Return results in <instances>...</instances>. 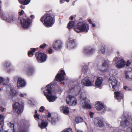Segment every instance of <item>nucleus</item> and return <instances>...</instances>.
Returning a JSON list of instances; mask_svg holds the SVG:
<instances>
[{
	"label": "nucleus",
	"mask_w": 132,
	"mask_h": 132,
	"mask_svg": "<svg viewBox=\"0 0 132 132\" xmlns=\"http://www.w3.org/2000/svg\"><path fill=\"white\" fill-rule=\"evenodd\" d=\"M131 71H128L125 73V76L127 79L129 81L132 80V69H131Z\"/></svg>",
	"instance_id": "aec40b11"
},
{
	"label": "nucleus",
	"mask_w": 132,
	"mask_h": 132,
	"mask_svg": "<svg viewBox=\"0 0 132 132\" xmlns=\"http://www.w3.org/2000/svg\"><path fill=\"white\" fill-rule=\"evenodd\" d=\"M127 132H132V127H129L127 129Z\"/></svg>",
	"instance_id": "c03bdc74"
},
{
	"label": "nucleus",
	"mask_w": 132,
	"mask_h": 132,
	"mask_svg": "<svg viewBox=\"0 0 132 132\" xmlns=\"http://www.w3.org/2000/svg\"><path fill=\"white\" fill-rule=\"evenodd\" d=\"M35 55L37 61L39 63L44 62L47 58V54L40 51L36 52Z\"/></svg>",
	"instance_id": "39448f33"
},
{
	"label": "nucleus",
	"mask_w": 132,
	"mask_h": 132,
	"mask_svg": "<svg viewBox=\"0 0 132 132\" xmlns=\"http://www.w3.org/2000/svg\"><path fill=\"white\" fill-rule=\"evenodd\" d=\"M103 82V79L102 78L97 77L96 80L95 82V86L98 87H101Z\"/></svg>",
	"instance_id": "a211bd4d"
},
{
	"label": "nucleus",
	"mask_w": 132,
	"mask_h": 132,
	"mask_svg": "<svg viewBox=\"0 0 132 132\" xmlns=\"http://www.w3.org/2000/svg\"><path fill=\"white\" fill-rule=\"evenodd\" d=\"M24 13V12L22 10H21V11L19 12V15L21 16L23 15Z\"/></svg>",
	"instance_id": "09e8293b"
},
{
	"label": "nucleus",
	"mask_w": 132,
	"mask_h": 132,
	"mask_svg": "<svg viewBox=\"0 0 132 132\" xmlns=\"http://www.w3.org/2000/svg\"><path fill=\"white\" fill-rule=\"evenodd\" d=\"M102 67H107L108 68L109 66V65L108 64L106 61H105L102 64Z\"/></svg>",
	"instance_id": "4c0bfd02"
},
{
	"label": "nucleus",
	"mask_w": 132,
	"mask_h": 132,
	"mask_svg": "<svg viewBox=\"0 0 132 132\" xmlns=\"http://www.w3.org/2000/svg\"><path fill=\"white\" fill-rule=\"evenodd\" d=\"M4 15L3 13L2 15H1V16L3 17V19L4 20H5L6 21H8V18H7L5 16H4Z\"/></svg>",
	"instance_id": "37998d69"
},
{
	"label": "nucleus",
	"mask_w": 132,
	"mask_h": 132,
	"mask_svg": "<svg viewBox=\"0 0 132 132\" xmlns=\"http://www.w3.org/2000/svg\"><path fill=\"white\" fill-rule=\"evenodd\" d=\"M46 116L47 120L50 122V120L49 118L50 117H51V113L50 112H48V115H46Z\"/></svg>",
	"instance_id": "58836bf2"
},
{
	"label": "nucleus",
	"mask_w": 132,
	"mask_h": 132,
	"mask_svg": "<svg viewBox=\"0 0 132 132\" xmlns=\"http://www.w3.org/2000/svg\"><path fill=\"white\" fill-rule=\"evenodd\" d=\"M91 24H92V26L93 27H95V25L94 23H91Z\"/></svg>",
	"instance_id": "680f3d73"
},
{
	"label": "nucleus",
	"mask_w": 132,
	"mask_h": 132,
	"mask_svg": "<svg viewBox=\"0 0 132 132\" xmlns=\"http://www.w3.org/2000/svg\"><path fill=\"white\" fill-rule=\"evenodd\" d=\"M94 121L95 125L97 127L102 128L104 126L103 121L100 117H96Z\"/></svg>",
	"instance_id": "9d476101"
},
{
	"label": "nucleus",
	"mask_w": 132,
	"mask_h": 132,
	"mask_svg": "<svg viewBox=\"0 0 132 132\" xmlns=\"http://www.w3.org/2000/svg\"><path fill=\"white\" fill-rule=\"evenodd\" d=\"M37 110H36L35 111V114H37Z\"/></svg>",
	"instance_id": "0e129e2a"
},
{
	"label": "nucleus",
	"mask_w": 132,
	"mask_h": 132,
	"mask_svg": "<svg viewBox=\"0 0 132 132\" xmlns=\"http://www.w3.org/2000/svg\"><path fill=\"white\" fill-rule=\"evenodd\" d=\"M131 64V63L129 62V61H127V63L126 64V65L127 66H128L129 65Z\"/></svg>",
	"instance_id": "3c124183"
},
{
	"label": "nucleus",
	"mask_w": 132,
	"mask_h": 132,
	"mask_svg": "<svg viewBox=\"0 0 132 132\" xmlns=\"http://www.w3.org/2000/svg\"><path fill=\"white\" fill-rule=\"evenodd\" d=\"M24 106L23 103L20 104L18 102L13 103L12 105L13 109L14 112L17 114H21L23 110Z\"/></svg>",
	"instance_id": "20e7f679"
},
{
	"label": "nucleus",
	"mask_w": 132,
	"mask_h": 132,
	"mask_svg": "<svg viewBox=\"0 0 132 132\" xmlns=\"http://www.w3.org/2000/svg\"><path fill=\"white\" fill-rule=\"evenodd\" d=\"M26 74L28 76L32 75L34 72V70L33 67L29 65H27L26 69L24 70Z\"/></svg>",
	"instance_id": "9b49d317"
},
{
	"label": "nucleus",
	"mask_w": 132,
	"mask_h": 132,
	"mask_svg": "<svg viewBox=\"0 0 132 132\" xmlns=\"http://www.w3.org/2000/svg\"><path fill=\"white\" fill-rule=\"evenodd\" d=\"M75 97L73 96L69 95L67 97L66 101L67 103L69 105H71L72 101L75 99Z\"/></svg>",
	"instance_id": "412c9836"
},
{
	"label": "nucleus",
	"mask_w": 132,
	"mask_h": 132,
	"mask_svg": "<svg viewBox=\"0 0 132 132\" xmlns=\"http://www.w3.org/2000/svg\"><path fill=\"white\" fill-rule=\"evenodd\" d=\"M105 46L104 45H102L98 52L100 54H104L105 52Z\"/></svg>",
	"instance_id": "473e14b6"
},
{
	"label": "nucleus",
	"mask_w": 132,
	"mask_h": 132,
	"mask_svg": "<svg viewBox=\"0 0 132 132\" xmlns=\"http://www.w3.org/2000/svg\"><path fill=\"white\" fill-rule=\"evenodd\" d=\"M52 51H53L52 49L51 48H49L48 50V53L50 54H51L52 53Z\"/></svg>",
	"instance_id": "de8ad7c7"
},
{
	"label": "nucleus",
	"mask_w": 132,
	"mask_h": 132,
	"mask_svg": "<svg viewBox=\"0 0 132 132\" xmlns=\"http://www.w3.org/2000/svg\"><path fill=\"white\" fill-rule=\"evenodd\" d=\"M46 45H47L46 44L44 43L40 45L39 46V47L40 48L42 49H43L46 46Z\"/></svg>",
	"instance_id": "79ce46f5"
},
{
	"label": "nucleus",
	"mask_w": 132,
	"mask_h": 132,
	"mask_svg": "<svg viewBox=\"0 0 132 132\" xmlns=\"http://www.w3.org/2000/svg\"><path fill=\"white\" fill-rule=\"evenodd\" d=\"M10 94L11 97H13L17 96L18 93L15 90L13 89H11L10 90Z\"/></svg>",
	"instance_id": "cd10ccee"
},
{
	"label": "nucleus",
	"mask_w": 132,
	"mask_h": 132,
	"mask_svg": "<svg viewBox=\"0 0 132 132\" xmlns=\"http://www.w3.org/2000/svg\"><path fill=\"white\" fill-rule=\"evenodd\" d=\"M73 29L77 33L87 32L89 29V26L82 22H79Z\"/></svg>",
	"instance_id": "f03ea898"
},
{
	"label": "nucleus",
	"mask_w": 132,
	"mask_h": 132,
	"mask_svg": "<svg viewBox=\"0 0 132 132\" xmlns=\"http://www.w3.org/2000/svg\"><path fill=\"white\" fill-rule=\"evenodd\" d=\"M20 22L21 25L23 28L27 29L31 24L32 21L29 17L25 15L21 18Z\"/></svg>",
	"instance_id": "7ed1b4c3"
},
{
	"label": "nucleus",
	"mask_w": 132,
	"mask_h": 132,
	"mask_svg": "<svg viewBox=\"0 0 132 132\" xmlns=\"http://www.w3.org/2000/svg\"><path fill=\"white\" fill-rule=\"evenodd\" d=\"M15 18L12 15H10L8 18V22H11L15 20Z\"/></svg>",
	"instance_id": "2f4dec72"
},
{
	"label": "nucleus",
	"mask_w": 132,
	"mask_h": 132,
	"mask_svg": "<svg viewBox=\"0 0 132 132\" xmlns=\"http://www.w3.org/2000/svg\"><path fill=\"white\" fill-rule=\"evenodd\" d=\"M117 53L118 55H119V52H117Z\"/></svg>",
	"instance_id": "338daca9"
},
{
	"label": "nucleus",
	"mask_w": 132,
	"mask_h": 132,
	"mask_svg": "<svg viewBox=\"0 0 132 132\" xmlns=\"http://www.w3.org/2000/svg\"><path fill=\"white\" fill-rule=\"evenodd\" d=\"M75 24V21H70L68 24L67 28L69 29H71L74 26Z\"/></svg>",
	"instance_id": "c756f323"
},
{
	"label": "nucleus",
	"mask_w": 132,
	"mask_h": 132,
	"mask_svg": "<svg viewBox=\"0 0 132 132\" xmlns=\"http://www.w3.org/2000/svg\"><path fill=\"white\" fill-rule=\"evenodd\" d=\"M77 132H82V131L80 130H78L77 131Z\"/></svg>",
	"instance_id": "69168bd1"
},
{
	"label": "nucleus",
	"mask_w": 132,
	"mask_h": 132,
	"mask_svg": "<svg viewBox=\"0 0 132 132\" xmlns=\"http://www.w3.org/2000/svg\"><path fill=\"white\" fill-rule=\"evenodd\" d=\"M26 85L25 80L20 77H19L17 80V86L18 88L24 87Z\"/></svg>",
	"instance_id": "f8f14e48"
},
{
	"label": "nucleus",
	"mask_w": 132,
	"mask_h": 132,
	"mask_svg": "<svg viewBox=\"0 0 132 132\" xmlns=\"http://www.w3.org/2000/svg\"><path fill=\"white\" fill-rule=\"evenodd\" d=\"M0 110L2 112L4 111V108L1 106L0 107Z\"/></svg>",
	"instance_id": "864d4df0"
},
{
	"label": "nucleus",
	"mask_w": 132,
	"mask_h": 132,
	"mask_svg": "<svg viewBox=\"0 0 132 132\" xmlns=\"http://www.w3.org/2000/svg\"><path fill=\"white\" fill-rule=\"evenodd\" d=\"M72 101V102H71V105H76L77 103V100L76 98H75V99Z\"/></svg>",
	"instance_id": "ea45409f"
},
{
	"label": "nucleus",
	"mask_w": 132,
	"mask_h": 132,
	"mask_svg": "<svg viewBox=\"0 0 132 132\" xmlns=\"http://www.w3.org/2000/svg\"><path fill=\"white\" fill-rule=\"evenodd\" d=\"M80 104H82L83 107L85 108L90 109L92 107L89 104L88 102L85 99L82 100L80 102Z\"/></svg>",
	"instance_id": "f3484780"
},
{
	"label": "nucleus",
	"mask_w": 132,
	"mask_h": 132,
	"mask_svg": "<svg viewBox=\"0 0 132 132\" xmlns=\"http://www.w3.org/2000/svg\"><path fill=\"white\" fill-rule=\"evenodd\" d=\"M104 104L101 102H98L96 104L95 108L98 111L101 110L104 108Z\"/></svg>",
	"instance_id": "5701e85b"
},
{
	"label": "nucleus",
	"mask_w": 132,
	"mask_h": 132,
	"mask_svg": "<svg viewBox=\"0 0 132 132\" xmlns=\"http://www.w3.org/2000/svg\"><path fill=\"white\" fill-rule=\"evenodd\" d=\"M75 120L77 123H78L83 121V119L81 118L80 117L76 118Z\"/></svg>",
	"instance_id": "f704fd0d"
},
{
	"label": "nucleus",
	"mask_w": 132,
	"mask_h": 132,
	"mask_svg": "<svg viewBox=\"0 0 132 132\" xmlns=\"http://www.w3.org/2000/svg\"><path fill=\"white\" fill-rule=\"evenodd\" d=\"M123 88L126 91H130L131 90V88L130 87H128L127 86H125L123 87Z\"/></svg>",
	"instance_id": "e433bc0d"
},
{
	"label": "nucleus",
	"mask_w": 132,
	"mask_h": 132,
	"mask_svg": "<svg viewBox=\"0 0 132 132\" xmlns=\"http://www.w3.org/2000/svg\"><path fill=\"white\" fill-rule=\"evenodd\" d=\"M94 115V113L91 112H90L89 115L90 118H92L93 117V116Z\"/></svg>",
	"instance_id": "8fccbe9b"
},
{
	"label": "nucleus",
	"mask_w": 132,
	"mask_h": 132,
	"mask_svg": "<svg viewBox=\"0 0 132 132\" xmlns=\"http://www.w3.org/2000/svg\"><path fill=\"white\" fill-rule=\"evenodd\" d=\"M34 118L36 119H39V115L37 114H35L34 115Z\"/></svg>",
	"instance_id": "49530a36"
},
{
	"label": "nucleus",
	"mask_w": 132,
	"mask_h": 132,
	"mask_svg": "<svg viewBox=\"0 0 132 132\" xmlns=\"http://www.w3.org/2000/svg\"><path fill=\"white\" fill-rule=\"evenodd\" d=\"M61 132H72V131L71 128H69L67 129H64Z\"/></svg>",
	"instance_id": "c9c22d12"
},
{
	"label": "nucleus",
	"mask_w": 132,
	"mask_h": 132,
	"mask_svg": "<svg viewBox=\"0 0 132 132\" xmlns=\"http://www.w3.org/2000/svg\"><path fill=\"white\" fill-rule=\"evenodd\" d=\"M109 85L110 87L112 86L113 90H116L118 87V82L116 78L113 76H111L108 81Z\"/></svg>",
	"instance_id": "423d86ee"
},
{
	"label": "nucleus",
	"mask_w": 132,
	"mask_h": 132,
	"mask_svg": "<svg viewBox=\"0 0 132 132\" xmlns=\"http://www.w3.org/2000/svg\"><path fill=\"white\" fill-rule=\"evenodd\" d=\"M1 3H2L1 1H0V4H1Z\"/></svg>",
	"instance_id": "774afa93"
},
{
	"label": "nucleus",
	"mask_w": 132,
	"mask_h": 132,
	"mask_svg": "<svg viewBox=\"0 0 132 132\" xmlns=\"http://www.w3.org/2000/svg\"><path fill=\"white\" fill-rule=\"evenodd\" d=\"M19 2L21 4L26 5L28 4L30 0H18Z\"/></svg>",
	"instance_id": "7c9ffc66"
},
{
	"label": "nucleus",
	"mask_w": 132,
	"mask_h": 132,
	"mask_svg": "<svg viewBox=\"0 0 132 132\" xmlns=\"http://www.w3.org/2000/svg\"><path fill=\"white\" fill-rule=\"evenodd\" d=\"M51 120V122L52 125L56 123L57 121L58 120V117L56 118H52Z\"/></svg>",
	"instance_id": "72a5a7b5"
},
{
	"label": "nucleus",
	"mask_w": 132,
	"mask_h": 132,
	"mask_svg": "<svg viewBox=\"0 0 132 132\" xmlns=\"http://www.w3.org/2000/svg\"><path fill=\"white\" fill-rule=\"evenodd\" d=\"M45 107L43 106H42L40 108L39 110V111L40 112H43L45 111Z\"/></svg>",
	"instance_id": "a19ab883"
},
{
	"label": "nucleus",
	"mask_w": 132,
	"mask_h": 132,
	"mask_svg": "<svg viewBox=\"0 0 132 132\" xmlns=\"http://www.w3.org/2000/svg\"><path fill=\"white\" fill-rule=\"evenodd\" d=\"M62 43L60 40L56 41L54 42L52 45L53 48L56 50L60 49L62 47Z\"/></svg>",
	"instance_id": "4468645a"
},
{
	"label": "nucleus",
	"mask_w": 132,
	"mask_h": 132,
	"mask_svg": "<svg viewBox=\"0 0 132 132\" xmlns=\"http://www.w3.org/2000/svg\"><path fill=\"white\" fill-rule=\"evenodd\" d=\"M70 0H60V2L61 3H63L65 1H66L67 2H68Z\"/></svg>",
	"instance_id": "a18cd8bd"
},
{
	"label": "nucleus",
	"mask_w": 132,
	"mask_h": 132,
	"mask_svg": "<svg viewBox=\"0 0 132 132\" xmlns=\"http://www.w3.org/2000/svg\"><path fill=\"white\" fill-rule=\"evenodd\" d=\"M65 74V73L64 70H61L60 72L57 73L56 75L55 78V80L60 82L64 80V76Z\"/></svg>",
	"instance_id": "1a4fd4ad"
},
{
	"label": "nucleus",
	"mask_w": 132,
	"mask_h": 132,
	"mask_svg": "<svg viewBox=\"0 0 132 132\" xmlns=\"http://www.w3.org/2000/svg\"><path fill=\"white\" fill-rule=\"evenodd\" d=\"M20 97H24V94H20Z\"/></svg>",
	"instance_id": "6e6d98bb"
},
{
	"label": "nucleus",
	"mask_w": 132,
	"mask_h": 132,
	"mask_svg": "<svg viewBox=\"0 0 132 132\" xmlns=\"http://www.w3.org/2000/svg\"><path fill=\"white\" fill-rule=\"evenodd\" d=\"M61 84H63V85H64L65 84L64 82H61L60 83Z\"/></svg>",
	"instance_id": "e2e57ef3"
},
{
	"label": "nucleus",
	"mask_w": 132,
	"mask_h": 132,
	"mask_svg": "<svg viewBox=\"0 0 132 132\" xmlns=\"http://www.w3.org/2000/svg\"><path fill=\"white\" fill-rule=\"evenodd\" d=\"M94 49L90 47H88L84 49V53L86 55H91L93 53Z\"/></svg>",
	"instance_id": "6ab92c4d"
},
{
	"label": "nucleus",
	"mask_w": 132,
	"mask_h": 132,
	"mask_svg": "<svg viewBox=\"0 0 132 132\" xmlns=\"http://www.w3.org/2000/svg\"><path fill=\"white\" fill-rule=\"evenodd\" d=\"M115 97L117 100H121L123 98V95L121 93L116 91L114 92Z\"/></svg>",
	"instance_id": "4be33fe9"
},
{
	"label": "nucleus",
	"mask_w": 132,
	"mask_h": 132,
	"mask_svg": "<svg viewBox=\"0 0 132 132\" xmlns=\"http://www.w3.org/2000/svg\"><path fill=\"white\" fill-rule=\"evenodd\" d=\"M7 124L8 126L11 128V129L12 130L13 132H15V130L14 128V124L12 123L11 122H9ZM17 132H25V131L23 129L22 130H19Z\"/></svg>",
	"instance_id": "a878e982"
},
{
	"label": "nucleus",
	"mask_w": 132,
	"mask_h": 132,
	"mask_svg": "<svg viewBox=\"0 0 132 132\" xmlns=\"http://www.w3.org/2000/svg\"><path fill=\"white\" fill-rule=\"evenodd\" d=\"M39 127L41 129H43L46 128L48 125V123L46 121L42 120L40 124L39 122Z\"/></svg>",
	"instance_id": "b1692460"
},
{
	"label": "nucleus",
	"mask_w": 132,
	"mask_h": 132,
	"mask_svg": "<svg viewBox=\"0 0 132 132\" xmlns=\"http://www.w3.org/2000/svg\"><path fill=\"white\" fill-rule=\"evenodd\" d=\"M73 16L72 15L70 17L69 19L70 20H72L73 19Z\"/></svg>",
	"instance_id": "4d7b16f0"
},
{
	"label": "nucleus",
	"mask_w": 132,
	"mask_h": 132,
	"mask_svg": "<svg viewBox=\"0 0 132 132\" xmlns=\"http://www.w3.org/2000/svg\"><path fill=\"white\" fill-rule=\"evenodd\" d=\"M3 81V78L1 77H0V84Z\"/></svg>",
	"instance_id": "5fc2aeb1"
},
{
	"label": "nucleus",
	"mask_w": 132,
	"mask_h": 132,
	"mask_svg": "<svg viewBox=\"0 0 132 132\" xmlns=\"http://www.w3.org/2000/svg\"><path fill=\"white\" fill-rule=\"evenodd\" d=\"M125 65V62L123 59L118 60L116 63V66L118 68H121L123 67Z\"/></svg>",
	"instance_id": "dca6fc26"
},
{
	"label": "nucleus",
	"mask_w": 132,
	"mask_h": 132,
	"mask_svg": "<svg viewBox=\"0 0 132 132\" xmlns=\"http://www.w3.org/2000/svg\"><path fill=\"white\" fill-rule=\"evenodd\" d=\"M132 121L131 118H126L124 121L122 120L120 121L121 125L124 127H126L129 126L130 124V122Z\"/></svg>",
	"instance_id": "ddd939ff"
},
{
	"label": "nucleus",
	"mask_w": 132,
	"mask_h": 132,
	"mask_svg": "<svg viewBox=\"0 0 132 132\" xmlns=\"http://www.w3.org/2000/svg\"><path fill=\"white\" fill-rule=\"evenodd\" d=\"M88 22L90 24H91V23H92L91 19H88Z\"/></svg>",
	"instance_id": "bf43d9fd"
},
{
	"label": "nucleus",
	"mask_w": 132,
	"mask_h": 132,
	"mask_svg": "<svg viewBox=\"0 0 132 132\" xmlns=\"http://www.w3.org/2000/svg\"><path fill=\"white\" fill-rule=\"evenodd\" d=\"M45 96L47 100L50 102L54 101L55 100L56 98L55 96H53L52 94L47 95Z\"/></svg>",
	"instance_id": "393cba45"
},
{
	"label": "nucleus",
	"mask_w": 132,
	"mask_h": 132,
	"mask_svg": "<svg viewBox=\"0 0 132 132\" xmlns=\"http://www.w3.org/2000/svg\"><path fill=\"white\" fill-rule=\"evenodd\" d=\"M34 15H31L30 16V18L32 19H34Z\"/></svg>",
	"instance_id": "13d9d810"
},
{
	"label": "nucleus",
	"mask_w": 132,
	"mask_h": 132,
	"mask_svg": "<svg viewBox=\"0 0 132 132\" xmlns=\"http://www.w3.org/2000/svg\"><path fill=\"white\" fill-rule=\"evenodd\" d=\"M36 51V49L34 48H31L30 50L28 52V55L29 57H32L34 55V53Z\"/></svg>",
	"instance_id": "c85d7f7f"
},
{
	"label": "nucleus",
	"mask_w": 132,
	"mask_h": 132,
	"mask_svg": "<svg viewBox=\"0 0 132 132\" xmlns=\"http://www.w3.org/2000/svg\"><path fill=\"white\" fill-rule=\"evenodd\" d=\"M46 12L47 13L44 14L40 20L45 26L49 27H52L55 22V14L51 10Z\"/></svg>",
	"instance_id": "f257e3e1"
},
{
	"label": "nucleus",
	"mask_w": 132,
	"mask_h": 132,
	"mask_svg": "<svg viewBox=\"0 0 132 132\" xmlns=\"http://www.w3.org/2000/svg\"><path fill=\"white\" fill-rule=\"evenodd\" d=\"M62 109L61 110L65 114H67L69 113V110L68 107L66 106H62L61 107Z\"/></svg>",
	"instance_id": "bb28decb"
},
{
	"label": "nucleus",
	"mask_w": 132,
	"mask_h": 132,
	"mask_svg": "<svg viewBox=\"0 0 132 132\" xmlns=\"http://www.w3.org/2000/svg\"><path fill=\"white\" fill-rule=\"evenodd\" d=\"M20 7L21 8L23 9H24L25 8V7L24 6H22V5H20Z\"/></svg>",
	"instance_id": "052dcab7"
},
{
	"label": "nucleus",
	"mask_w": 132,
	"mask_h": 132,
	"mask_svg": "<svg viewBox=\"0 0 132 132\" xmlns=\"http://www.w3.org/2000/svg\"><path fill=\"white\" fill-rule=\"evenodd\" d=\"M94 82V79L91 80L88 77H85L81 81V84L86 86H91Z\"/></svg>",
	"instance_id": "0eeeda50"
},
{
	"label": "nucleus",
	"mask_w": 132,
	"mask_h": 132,
	"mask_svg": "<svg viewBox=\"0 0 132 132\" xmlns=\"http://www.w3.org/2000/svg\"><path fill=\"white\" fill-rule=\"evenodd\" d=\"M71 38H69V41L66 43V47L69 49H71L75 47L77 45L76 41L75 39L71 40Z\"/></svg>",
	"instance_id": "6e6552de"
},
{
	"label": "nucleus",
	"mask_w": 132,
	"mask_h": 132,
	"mask_svg": "<svg viewBox=\"0 0 132 132\" xmlns=\"http://www.w3.org/2000/svg\"><path fill=\"white\" fill-rule=\"evenodd\" d=\"M51 85L49 84L45 87V90L44 91L45 95L49 94H52V91Z\"/></svg>",
	"instance_id": "2eb2a0df"
},
{
	"label": "nucleus",
	"mask_w": 132,
	"mask_h": 132,
	"mask_svg": "<svg viewBox=\"0 0 132 132\" xmlns=\"http://www.w3.org/2000/svg\"><path fill=\"white\" fill-rule=\"evenodd\" d=\"M118 59V57H115L113 60V61L115 62Z\"/></svg>",
	"instance_id": "603ef678"
}]
</instances>
